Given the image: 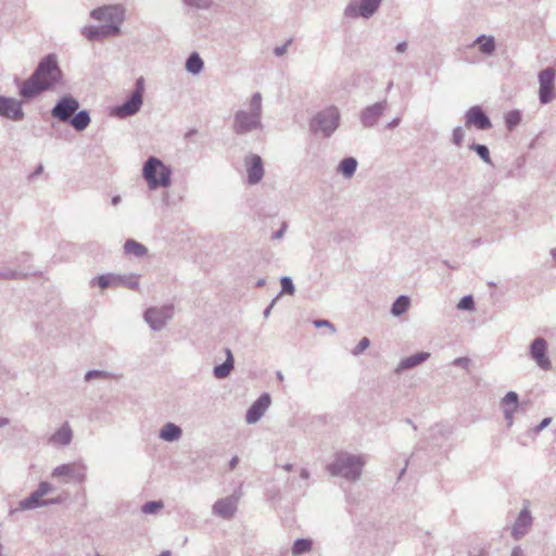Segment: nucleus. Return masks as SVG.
<instances>
[{
    "label": "nucleus",
    "mask_w": 556,
    "mask_h": 556,
    "mask_svg": "<svg viewBox=\"0 0 556 556\" xmlns=\"http://www.w3.org/2000/svg\"><path fill=\"white\" fill-rule=\"evenodd\" d=\"M286 229H287V223H282L280 229H278L277 231H275L273 233L271 239L273 240L281 239L285 236Z\"/></svg>",
    "instance_id": "6e6d98bb"
},
{
    "label": "nucleus",
    "mask_w": 556,
    "mask_h": 556,
    "mask_svg": "<svg viewBox=\"0 0 556 556\" xmlns=\"http://www.w3.org/2000/svg\"><path fill=\"white\" fill-rule=\"evenodd\" d=\"M409 304L410 300L407 295H400L391 306V314L396 317L403 315L408 309Z\"/></svg>",
    "instance_id": "2f4dec72"
},
{
    "label": "nucleus",
    "mask_w": 556,
    "mask_h": 556,
    "mask_svg": "<svg viewBox=\"0 0 556 556\" xmlns=\"http://www.w3.org/2000/svg\"><path fill=\"white\" fill-rule=\"evenodd\" d=\"M470 363H471L470 358L463 356V357L455 358L452 364L454 366L463 367L465 369H468Z\"/></svg>",
    "instance_id": "864d4df0"
},
{
    "label": "nucleus",
    "mask_w": 556,
    "mask_h": 556,
    "mask_svg": "<svg viewBox=\"0 0 556 556\" xmlns=\"http://www.w3.org/2000/svg\"><path fill=\"white\" fill-rule=\"evenodd\" d=\"M518 404H519V396L515 391L507 392L501 401L502 409H505V407L506 408L510 407V408L517 409Z\"/></svg>",
    "instance_id": "f704fd0d"
},
{
    "label": "nucleus",
    "mask_w": 556,
    "mask_h": 556,
    "mask_svg": "<svg viewBox=\"0 0 556 556\" xmlns=\"http://www.w3.org/2000/svg\"><path fill=\"white\" fill-rule=\"evenodd\" d=\"M182 430L179 426L167 422L160 430L159 437L166 442H174L181 438Z\"/></svg>",
    "instance_id": "b1692460"
},
{
    "label": "nucleus",
    "mask_w": 556,
    "mask_h": 556,
    "mask_svg": "<svg viewBox=\"0 0 556 556\" xmlns=\"http://www.w3.org/2000/svg\"><path fill=\"white\" fill-rule=\"evenodd\" d=\"M281 283V292L280 293H287V294H293L294 293V285L292 282V279L288 276H285L280 279Z\"/></svg>",
    "instance_id": "a18cd8bd"
},
{
    "label": "nucleus",
    "mask_w": 556,
    "mask_h": 556,
    "mask_svg": "<svg viewBox=\"0 0 556 556\" xmlns=\"http://www.w3.org/2000/svg\"><path fill=\"white\" fill-rule=\"evenodd\" d=\"M277 300H278V296H277V298H275V299L270 302V304H269V305L264 309L263 315H264V317H265V318H268V317H269V315H270V313H271V309H273L274 305L276 304Z\"/></svg>",
    "instance_id": "13d9d810"
},
{
    "label": "nucleus",
    "mask_w": 556,
    "mask_h": 556,
    "mask_svg": "<svg viewBox=\"0 0 556 556\" xmlns=\"http://www.w3.org/2000/svg\"><path fill=\"white\" fill-rule=\"evenodd\" d=\"M139 275L129 274V275H115L116 286H123L129 290L137 291L139 290Z\"/></svg>",
    "instance_id": "c85d7f7f"
},
{
    "label": "nucleus",
    "mask_w": 556,
    "mask_h": 556,
    "mask_svg": "<svg viewBox=\"0 0 556 556\" xmlns=\"http://www.w3.org/2000/svg\"><path fill=\"white\" fill-rule=\"evenodd\" d=\"M186 70L192 75H198L202 72L204 62L197 52H192L186 60Z\"/></svg>",
    "instance_id": "c756f323"
},
{
    "label": "nucleus",
    "mask_w": 556,
    "mask_h": 556,
    "mask_svg": "<svg viewBox=\"0 0 556 556\" xmlns=\"http://www.w3.org/2000/svg\"><path fill=\"white\" fill-rule=\"evenodd\" d=\"M341 114L337 106L329 105L317 112L309 121V130L315 136L330 138L340 126Z\"/></svg>",
    "instance_id": "20e7f679"
},
{
    "label": "nucleus",
    "mask_w": 556,
    "mask_h": 556,
    "mask_svg": "<svg viewBox=\"0 0 556 556\" xmlns=\"http://www.w3.org/2000/svg\"><path fill=\"white\" fill-rule=\"evenodd\" d=\"M121 201H122V199H121V197H119V195H114V197L112 198V204H113V205H117V204H119V203H121Z\"/></svg>",
    "instance_id": "338daca9"
},
{
    "label": "nucleus",
    "mask_w": 556,
    "mask_h": 556,
    "mask_svg": "<svg viewBox=\"0 0 556 556\" xmlns=\"http://www.w3.org/2000/svg\"><path fill=\"white\" fill-rule=\"evenodd\" d=\"M262 94L255 92L249 100V109H240L233 115L232 130L236 135L243 136L255 130L263 129Z\"/></svg>",
    "instance_id": "f03ea898"
},
{
    "label": "nucleus",
    "mask_w": 556,
    "mask_h": 556,
    "mask_svg": "<svg viewBox=\"0 0 556 556\" xmlns=\"http://www.w3.org/2000/svg\"><path fill=\"white\" fill-rule=\"evenodd\" d=\"M458 309L472 311L475 308V301L472 295H465L457 304Z\"/></svg>",
    "instance_id": "c03bdc74"
},
{
    "label": "nucleus",
    "mask_w": 556,
    "mask_h": 556,
    "mask_svg": "<svg viewBox=\"0 0 556 556\" xmlns=\"http://www.w3.org/2000/svg\"><path fill=\"white\" fill-rule=\"evenodd\" d=\"M313 542L309 539H296L292 545V554L294 556L303 555L312 549Z\"/></svg>",
    "instance_id": "473e14b6"
},
{
    "label": "nucleus",
    "mask_w": 556,
    "mask_h": 556,
    "mask_svg": "<svg viewBox=\"0 0 556 556\" xmlns=\"http://www.w3.org/2000/svg\"><path fill=\"white\" fill-rule=\"evenodd\" d=\"M182 3L187 7L197 8L200 10H208L213 2L212 0H181Z\"/></svg>",
    "instance_id": "ea45409f"
},
{
    "label": "nucleus",
    "mask_w": 556,
    "mask_h": 556,
    "mask_svg": "<svg viewBox=\"0 0 556 556\" xmlns=\"http://www.w3.org/2000/svg\"><path fill=\"white\" fill-rule=\"evenodd\" d=\"M144 78L141 76L136 79L135 89L129 98L121 105L115 108L116 116L126 118L137 114L143 104Z\"/></svg>",
    "instance_id": "423d86ee"
},
{
    "label": "nucleus",
    "mask_w": 556,
    "mask_h": 556,
    "mask_svg": "<svg viewBox=\"0 0 556 556\" xmlns=\"http://www.w3.org/2000/svg\"><path fill=\"white\" fill-rule=\"evenodd\" d=\"M364 465L365 460L362 456L339 452L334 460L327 465V470L333 477L340 476L354 482L361 478Z\"/></svg>",
    "instance_id": "7ed1b4c3"
},
{
    "label": "nucleus",
    "mask_w": 556,
    "mask_h": 556,
    "mask_svg": "<svg viewBox=\"0 0 556 556\" xmlns=\"http://www.w3.org/2000/svg\"><path fill=\"white\" fill-rule=\"evenodd\" d=\"M370 345V340L367 337L361 339L358 344L352 350L354 356L361 355Z\"/></svg>",
    "instance_id": "de8ad7c7"
},
{
    "label": "nucleus",
    "mask_w": 556,
    "mask_h": 556,
    "mask_svg": "<svg viewBox=\"0 0 556 556\" xmlns=\"http://www.w3.org/2000/svg\"><path fill=\"white\" fill-rule=\"evenodd\" d=\"M80 33L89 41H97V40L101 39L97 26H85L81 28Z\"/></svg>",
    "instance_id": "a19ab883"
},
{
    "label": "nucleus",
    "mask_w": 556,
    "mask_h": 556,
    "mask_svg": "<svg viewBox=\"0 0 556 556\" xmlns=\"http://www.w3.org/2000/svg\"><path fill=\"white\" fill-rule=\"evenodd\" d=\"M400 123H401V118H400V117H395V118H393L392 121H390V122L386 125V127H387L388 129H394V128H396V127L400 125Z\"/></svg>",
    "instance_id": "bf43d9fd"
},
{
    "label": "nucleus",
    "mask_w": 556,
    "mask_h": 556,
    "mask_svg": "<svg viewBox=\"0 0 556 556\" xmlns=\"http://www.w3.org/2000/svg\"><path fill=\"white\" fill-rule=\"evenodd\" d=\"M388 101L386 99L365 106L359 112V121L362 126L364 128L375 127L379 119L383 116L384 112L388 110Z\"/></svg>",
    "instance_id": "9b49d317"
},
{
    "label": "nucleus",
    "mask_w": 556,
    "mask_h": 556,
    "mask_svg": "<svg viewBox=\"0 0 556 556\" xmlns=\"http://www.w3.org/2000/svg\"><path fill=\"white\" fill-rule=\"evenodd\" d=\"M79 109V102L71 94L63 96L51 109V116L60 122L67 123Z\"/></svg>",
    "instance_id": "9d476101"
},
{
    "label": "nucleus",
    "mask_w": 556,
    "mask_h": 556,
    "mask_svg": "<svg viewBox=\"0 0 556 556\" xmlns=\"http://www.w3.org/2000/svg\"><path fill=\"white\" fill-rule=\"evenodd\" d=\"M90 17L96 21H104L110 25L121 27L125 20V9L122 4H109L93 9Z\"/></svg>",
    "instance_id": "0eeeda50"
},
{
    "label": "nucleus",
    "mask_w": 556,
    "mask_h": 556,
    "mask_svg": "<svg viewBox=\"0 0 556 556\" xmlns=\"http://www.w3.org/2000/svg\"><path fill=\"white\" fill-rule=\"evenodd\" d=\"M0 117L13 122H21L25 117L22 100L0 96Z\"/></svg>",
    "instance_id": "f8f14e48"
},
{
    "label": "nucleus",
    "mask_w": 556,
    "mask_h": 556,
    "mask_svg": "<svg viewBox=\"0 0 556 556\" xmlns=\"http://www.w3.org/2000/svg\"><path fill=\"white\" fill-rule=\"evenodd\" d=\"M75 466L76 463L62 464L52 470L51 477L66 483L73 479Z\"/></svg>",
    "instance_id": "a878e982"
},
{
    "label": "nucleus",
    "mask_w": 556,
    "mask_h": 556,
    "mask_svg": "<svg viewBox=\"0 0 556 556\" xmlns=\"http://www.w3.org/2000/svg\"><path fill=\"white\" fill-rule=\"evenodd\" d=\"M238 498L235 496H227L215 502L212 511L215 516L224 519H230L233 517L237 510Z\"/></svg>",
    "instance_id": "a211bd4d"
},
{
    "label": "nucleus",
    "mask_w": 556,
    "mask_h": 556,
    "mask_svg": "<svg viewBox=\"0 0 556 556\" xmlns=\"http://www.w3.org/2000/svg\"><path fill=\"white\" fill-rule=\"evenodd\" d=\"M552 421V418L549 417H546L544 418L536 427H535V431L536 432H540L542 431L544 428H546Z\"/></svg>",
    "instance_id": "4d7b16f0"
},
{
    "label": "nucleus",
    "mask_w": 556,
    "mask_h": 556,
    "mask_svg": "<svg viewBox=\"0 0 556 556\" xmlns=\"http://www.w3.org/2000/svg\"><path fill=\"white\" fill-rule=\"evenodd\" d=\"M468 148L470 150L475 151L484 163L490 164V165L492 164V160L490 156V150L485 144H480V143L473 142V143L469 144Z\"/></svg>",
    "instance_id": "72a5a7b5"
},
{
    "label": "nucleus",
    "mask_w": 556,
    "mask_h": 556,
    "mask_svg": "<svg viewBox=\"0 0 556 556\" xmlns=\"http://www.w3.org/2000/svg\"><path fill=\"white\" fill-rule=\"evenodd\" d=\"M173 305L150 307L144 312V320L153 331H160L166 326L167 321L173 318Z\"/></svg>",
    "instance_id": "6e6552de"
},
{
    "label": "nucleus",
    "mask_w": 556,
    "mask_h": 556,
    "mask_svg": "<svg viewBox=\"0 0 556 556\" xmlns=\"http://www.w3.org/2000/svg\"><path fill=\"white\" fill-rule=\"evenodd\" d=\"M465 126L475 127L478 130H489L492 128V122L480 105L469 108L465 113Z\"/></svg>",
    "instance_id": "4468645a"
},
{
    "label": "nucleus",
    "mask_w": 556,
    "mask_h": 556,
    "mask_svg": "<svg viewBox=\"0 0 556 556\" xmlns=\"http://www.w3.org/2000/svg\"><path fill=\"white\" fill-rule=\"evenodd\" d=\"M226 359L223 364L216 365L213 369L216 379L227 378L235 367V359L232 352L229 348L225 349Z\"/></svg>",
    "instance_id": "4be33fe9"
},
{
    "label": "nucleus",
    "mask_w": 556,
    "mask_h": 556,
    "mask_svg": "<svg viewBox=\"0 0 556 556\" xmlns=\"http://www.w3.org/2000/svg\"><path fill=\"white\" fill-rule=\"evenodd\" d=\"M247 173H248V182L250 185L258 184L264 176V167L262 157L257 154H251L245 160Z\"/></svg>",
    "instance_id": "f3484780"
},
{
    "label": "nucleus",
    "mask_w": 556,
    "mask_h": 556,
    "mask_svg": "<svg viewBox=\"0 0 556 556\" xmlns=\"http://www.w3.org/2000/svg\"><path fill=\"white\" fill-rule=\"evenodd\" d=\"M381 2L382 0H361L359 4L350 3L344 9V15L351 18L357 16L369 18L377 12Z\"/></svg>",
    "instance_id": "ddd939ff"
},
{
    "label": "nucleus",
    "mask_w": 556,
    "mask_h": 556,
    "mask_svg": "<svg viewBox=\"0 0 556 556\" xmlns=\"http://www.w3.org/2000/svg\"><path fill=\"white\" fill-rule=\"evenodd\" d=\"M464 137H465V131H464L463 127L457 126L453 129L452 141L455 146L460 147L464 141Z\"/></svg>",
    "instance_id": "49530a36"
},
{
    "label": "nucleus",
    "mask_w": 556,
    "mask_h": 556,
    "mask_svg": "<svg viewBox=\"0 0 556 556\" xmlns=\"http://www.w3.org/2000/svg\"><path fill=\"white\" fill-rule=\"evenodd\" d=\"M521 122V113L518 110H511L505 115V125L508 130H513Z\"/></svg>",
    "instance_id": "c9c22d12"
},
{
    "label": "nucleus",
    "mask_w": 556,
    "mask_h": 556,
    "mask_svg": "<svg viewBox=\"0 0 556 556\" xmlns=\"http://www.w3.org/2000/svg\"><path fill=\"white\" fill-rule=\"evenodd\" d=\"M529 354L541 369L549 370L552 368V362L547 356V342L544 338L538 337L531 342Z\"/></svg>",
    "instance_id": "2eb2a0df"
},
{
    "label": "nucleus",
    "mask_w": 556,
    "mask_h": 556,
    "mask_svg": "<svg viewBox=\"0 0 556 556\" xmlns=\"http://www.w3.org/2000/svg\"><path fill=\"white\" fill-rule=\"evenodd\" d=\"M43 506H46L45 500H42V496L40 494H38L36 491H34L29 494V496H27L26 498L22 500L18 503L17 508L11 509L9 514H10V516H12L18 510L35 509V508L43 507Z\"/></svg>",
    "instance_id": "412c9836"
},
{
    "label": "nucleus",
    "mask_w": 556,
    "mask_h": 556,
    "mask_svg": "<svg viewBox=\"0 0 556 556\" xmlns=\"http://www.w3.org/2000/svg\"><path fill=\"white\" fill-rule=\"evenodd\" d=\"M114 375L111 374L110 371H105V370H98V369H93V370H88L86 374H85V380L86 381H91L93 379H102V380H108V379H111L113 378Z\"/></svg>",
    "instance_id": "58836bf2"
},
{
    "label": "nucleus",
    "mask_w": 556,
    "mask_h": 556,
    "mask_svg": "<svg viewBox=\"0 0 556 556\" xmlns=\"http://www.w3.org/2000/svg\"><path fill=\"white\" fill-rule=\"evenodd\" d=\"M90 121L89 112L81 110L78 112L76 111V113L72 115L67 123L71 124L76 131H83L89 126Z\"/></svg>",
    "instance_id": "393cba45"
},
{
    "label": "nucleus",
    "mask_w": 556,
    "mask_h": 556,
    "mask_svg": "<svg viewBox=\"0 0 556 556\" xmlns=\"http://www.w3.org/2000/svg\"><path fill=\"white\" fill-rule=\"evenodd\" d=\"M86 470H87V466L84 463L76 464L75 470H74V476H73L72 480H74L78 483L85 482L86 478H87Z\"/></svg>",
    "instance_id": "79ce46f5"
},
{
    "label": "nucleus",
    "mask_w": 556,
    "mask_h": 556,
    "mask_svg": "<svg viewBox=\"0 0 556 556\" xmlns=\"http://www.w3.org/2000/svg\"><path fill=\"white\" fill-rule=\"evenodd\" d=\"M531 525H532V516H531L529 509L523 508L519 513V515L513 526V529H511L513 538L515 540H520L522 536H525L528 533L529 529L531 528Z\"/></svg>",
    "instance_id": "6ab92c4d"
},
{
    "label": "nucleus",
    "mask_w": 556,
    "mask_h": 556,
    "mask_svg": "<svg viewBox=\"0 0 556 556\" xmlns=\"http://www.w3.org/2000/svg\"><path fill=\"white\" fill-rule=\"evenodd\" d=\"M73 440V430L65 421L50 438L49 443L53 446H67Z\"/></svg>",
    "instance_id": "aec40b11"
},
{
    "label": "nucleus",
    "mask_w": 556,
    "mask_h": 556,
    "mask_svg": "<svg viewBox=\"0 0 556 556\" xmlns=\"http://www.w3.org/2000/svg\"><path fill=\"white\" fill-rule=\"evenodd\" d=\"M97 27L99 30L100 38L115 37L121 34V27L117 25L105 24Z\"/></svg>",
    "instance_id": "e433bc0d"
},
{
    "label": "nucleus",
    "mask_w": 556,
    "mask_h": 556,
    "mask_svg": "<svg viewBox=\"0 0 556 556\" xmlns=\"http://www.w3.org/2000/svg\"><path fill=\"white\" fill-rule=\"evenodd\" d=\"M516 412H517V409L510 408V407H507V408L505 407V409H503V415H504V418H505L508 427L513 426L514 415Z\"/></svg>",
    "instance_id": "3c124183"
},
{
    "label": "nucleus",
    "mask_w": 556,
    "mask_h": 556,
    "mask_svg": "<svg viewBox=\"0 0 556 556\" xmlns=\"http://www.w3.org/2000/svg\"><path fill=\"white\" fill-rule=\"evenodd\" d=\"M142 177L151 190L159 187H169L172 184V169L160 159L150 156L143 164Z\"/></svg>",
    "instance_id": "39448f33"
},
{
    "label": "nucleus",
    "mask_w": 556,
    "mask_h": 556,
    "mask_svg": "<svg viewBox=\"0 0 556 556\" xmlns=\"http://www.w3.org/2000/svg\"><path fill=\"white\" fill-rule=\"evenodd\" d=\"M271 399L268 393H263L247 410L245 421L249 425L256 424L270 406Z\"/></svg>",
    "instance_id": "dca6fc26"
},
{
    "label": "nucleus",
    "mask_w": 556,
    "mask_h": 556,
    "mask_svg": "<svg viewBox=\"0 0 556 556\" xmlns=\"http://www.w3.org/2000/svg\"><path fill=\"white\" fill-rule=\"evenodd\" d=\"M395 50L399 53H404L407 50V42L406 41L399 42L395 47Z\"/></svg>",
    "instance_id": "052dcab7"
},
{
    "label": "nucleus",
    "mask_w": 556,
    "mask_h": 556,
    "mask_svg": "<svg viewBox=\"0 0 556 556\" xmlns=\"http://www.w3.org/2000/svg\"><path fill=\"white\" fill-rule=\"evenodd\" d=\"M476 43L479 46L480 52L486 55L493 54L496 48L494 37L492 36L480 35L476 39Z\"/></svg>",
    "instance_id": "7c9ffc66"
},
{
    "label": "nucleus",
    "mask_w": 556,
    "mask_h": 556,
    "mask_svg": "<svg viewBox=\"0 0 556 556\" xmlns=\"http://www.w3.org/2000/svg\"><path fill=\"white\" fill-rule=\"evenodd\" d=\"M163 507L162 501H150L142 505L141 511L143 514H153Z\"/></svg>",
    "instance_id": "37998d69"
},
{
    "label": "nucleus",
    "mask_w": 556,
    "mask_h": 556,
    "mask_svg": "<svg viewBox=\"0 0 556 556\" xmlns=\"http://www.w3.org/2000/svg\"><path fill=\"white\" fill-rule=\"evenodd\" d=\"M510 556H523V552H522L521 547L520 546L514 547Z\"/></svg>",
    "instance_id": "e2e57ef3"
},
{
    "label": "nucleus",
    "mask_w": 556,
    "mask_h": 556,
    "mask_svg": "<svg viewBox=\"0 0 556 556\" xmlns=\"http://www.w3.org/2000/svg\"><path fill=\"white\" fill-rule=\"evenodd\" d=\"M358 162L355 157L349 156L344 157L340 161L338 165V173H340L344 178H352L357 169Z\"/></svg>",
    "instance_id": "bb28decb"
},
{
    "label": "nucleus",
    "mask_w": 556,
    "mask_h": 556,
    "mask_svg": "<svg viewBox=\"0 0 556 556\" xmlns=\"http://www.w3.org/2000/svg\"><path fill=\"white\" fill-rule=\"evenodd\" d=\"M429 357H430V353L429 352H418L416 354H413V355H410L408 357L403 358L399 363L395 371L396 372H401V371L414 368V367L422 364L427 359H429Z\"/></svg>",
    "instance_id": "5701e85b"
},
{
    "label": "nucleus",
    "mask_w": 556,
    "mask_h": 556,
    "mask_svg": "<svg viewBox=\"0 0 556 556\" xmlns=\"http://www.w3.org/2000/svg\"><path fill=\"white\" fill-rule=\"evenodd\" d=\"M314 326L316 328H321V327H327L331 333H334L336 332V327L334 325L327 320V319H317V320H314Z\"/></svg>",
    "instance_id": "8fccbe9b"
},
{
    "label": "nucleus",
    "mask_w": 556,
    "mask_h": 556,
    "mask_svg": "<svg viewBox=\"0 0 556 556\" xmlns=\"http://www.w3.org/2000/svg\"><path fill=\"white\" fill-rule=\"evenodd\" d=\"M291 43V40H288L285 45L276 47L274 49V54L276 56H282L287 52V47Z\"/></svg>",
    "instance_id": "5fc2aeb1"
},
{
    "label": "nucleus",
    "mask_w": 556,
    "mask_h": 556,
    "mask_svg": "<svg viewBox=\"0 0 556 556\" xmlns=\"http://www.w3.org/2000/svg\"><path fill=\"white\" fill-rule=\"evenodd\" d=\"M35 491L41 496H45L52 491V485L47 481H41Z\"/></svg>",
    "instance_id": "603ef678"
},
{
    "label": "nucleus",
    "mask_w": 556,
    "mask_h": 556,
    "mask_svg": "<svg viewBox=\"0 0 556 556\" xmlns=\"http://www.w3.org/2000/svg\"><path fill=\"white\" fill-rule=\"evenodd\" d=\"M9 424V419L5 417H0V428L4 427Z\"/></svg>",
    "instance_id": "774afa93"
},
{
    "label": "nucleus",
    "mask_w": 556,
    "mask_h": 556,
    "mask_svg": "<svg viewBox=\"0 0 556 556\" xmlns=\"http://www.w3.org/2000/svg\"><path fill=\"white\" fill-rule=\"evenodd\" d=\"M92 283H97L101 289H106L110 286H116L115 275H100L92 280Z\"/></svg>",
    "instance_id": "4c0bfd02"
},
{
    "label": "nucleus",
    "mask_w": 556,
    "mask_h": 556,
    "mask_svg": "<svg viewBox=\"0 0 556 556\" xmlns=\"http://www.w3.org/2000/svg\"><path fill=\"white\" fill-rule=\"evenodd\" d=\"M45 502H46V506L54 505V504H61L62 503V498L59 496V497H54V498L45 500Z\"/></svg>",
    "instance_id": "680f3d73"
},
{
    "label": "nucleus",
    "mask_w": 556,
    "mask_h": 556,
    "mask_svg": "<svg viewBox=\"0 0 556 556\" xmlns=\"http://www.w3.org/2000/svg\"><path fill=\"white\" fill-rule=\"evenodd\" d=\"M124 252L127 255L142 257L148 254V249L142 243L134 239H128L124 243Z\"/></svg>",
    "instance_id": "cd10ccee"
},
{
    "label": "nucleus",
    "mask_w": 556,
    "mask_h": 556,
    "mask_svg": "<svg viewBox=\"0 0 556 556\" xmlns=\"http://www.w3.org/2000/svg\"><path fill=\"white\" fill-rule=\"evenodd\" d=\"M300 477L304 480H307L309 478V472L307 469H302L301 472H300Z\"/></svg>",
    "instance_id": "69168bd1"
},
{
    "label": "nucleus",
    "mask_w": 556,
    "mask_h": 556,
    "mask_svg": "<svg viewBox=\"0 0 556 556\" xmlns=\"http://www.w3.org/2000/svg\"><path fill=\"white\" fill-rule=\"evenodd\" d=\"M21 274L16 270H1L0 269V280H15L18 279Z\"/></svg>",
    "instance_id": "09e8293b"
},
{
    "label": "nucleus",
    "mask_w": 556,
    "mask_h": 556,
    "mask_svg": "<svg viewBox=\"0 0 556 556\" xmlns=\"http://www.w3.org/2000/svg\"><path fill=\"white\" fill-rule=\"evenodd\" d=\"M556 71L553 67H546L539 73V100L542 104L552 102L555 94Z\"/></svg>",
    "instance_id": "1a4fd4ad"
},
{
    "label": "nucleus",
    "mask_w": 556,
    "mask_h": 556,
    "mask_svg": "<svg viewBox=\"0 0 556 556\" xmlns=\"http://www.w3.org/2000/svg\"><path fill=\"white\" fill-rule=\"evenodd\" d=\"M63 73L59 66L55 54L43 56L33 74L21 83L18 93L23 99L30 100L37 98L45 91L54 89L62 83Z\"/></svg>",
    "instance_id": "f257e3e1"
},
{
    "label": "nucleus",
    "mask_w": 556,
    "mask_h": 556,
    "mask_svg": "<svg viewBox=\"0 0 556 556\" xmlns=\"http://www.w3.org/2000/svg\"><path fill=\"white\" fill-rule=\"evenodd\" d=\"M238 463H239V458H238V456H233V457L230 459V462H229V467H230V469H235V468H236V466L238 465Z\"/></svg>",
    "instance_id": "0e129e2a"
}]
</instances>
